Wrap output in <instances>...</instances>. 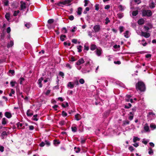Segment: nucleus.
Segmentation results:
<instances>
[{
  "label": "nucleus",
  "mask_w": 156,
  "mask_h": 156,
  "mask_svg": "<svg viewBox=\"0 0 156 156\" xmlns=\"http://www.w3.org/2000/svg\"><path fill=\"white\" fill-rule=\"evenodd\" d=\"M136 88L137 91L144 92L146 90L144 83L142 81H139L136 84Z\"/></svg>",
  "instance_id": "nucleus-1"
},
{
  "label": "nucleus",
  "mask_w": 156,
  "mask_h": 156,
  "mask_svg": "<svg viewBox=\"0 0 156 156\" xmlns=\"http://www.w3.org/2000/svg\"><path fill=\"white\" fill-rule=\"evenodd\" d=\"M152 13L151 11L150 10H144L142 12V16H151Z\"/></svg>",
  "instance_id": "nucleus-2"
},
{
  "label": "nucleus",
  "mask_w": 156,
  "mask_h": 156,
  "mask_svg": "<svg viewBox=\"0 0 156 156\" xmlns=\"http://www.w3.org/2000/svg\"><path fill=\"white\" fill-rule=\"evenodd\" d=\"M71 2V0H65V1L60 2L58 3V5L59 6H62V5H66L69 4Z\"/></svg>",
  "instance_id": "nucleus-3"
},
{
  "label": "nucleus",
  "mask_w": 156,
  "mask_h": 156,
  "mask_svg": "<svg viewBox=\"0 0 156 156\" xmlns=\"http://www.w3.org/2000/svg\"><path fill=\"white\" fill-rule=\"evenodd\" d=\"M93 29L95 33L98 32L101 30V27L99 24L96 25L94 26Z\"/></svg>",
  "instance_id": "nucleus-4"
},
{
  "label": "nucleus",
  "mask_w": 156,
  "mask_h": 156,
  "mask_svg": "<svg viewBox=\"0 0 156 156\" xmlns=\"http://www.w3.org/2000/svg\"><path fill=\"white\" fill-rule=\"evenodd\" d=\"M140 35L141 36L144 37L146 38H148L150 36V34L149 33L142 31Z\"/></svg>",
  "instance_id": "nucleus-5"
},
{
  "label": "nucleus",
  "mask_w": 156,
  "mask_h": 156,
  "mask_svg": "<svg viewBox=\"0 0 156 156\" xmlns=\"http://www.w3.org/2000/svg\"><path fill=\"white\" fill-rule=\"evenodd\" d=\"M149 119L151 120L155 118V114L153 112H149L147 116Z\"/></svg>",
  "instance_id": "nucleus-6"
},
{
  "label": "nucleus",
  "mask_w": 156,
  "mask_h": 156,
  "mask_svg": "<svg viewBox=\"0 0 156 156\" xmlns=\"http://www.w3.org/2000/svg\"><path fill=\"white\" fill-rule=\"evenodd\" d=\"M95 52L96 53L97 55L98 56H100L102 52V49L101 48H97L96 50L95 51Z\"/></svg>",
  "instance_id": "nucleus-7"
},
{
  "label": "nucleus",
  "mask_w": 156,
  "mask_h": 156,
  "mask_svg": "<svg viewBox=\"0 0 156 156\" xmlns=\"http://www.w3.org/2000/svg\"><path fill=\"white\" fill-rule=\"evenodd\" d=\"M149 6L151 9H153L155 7V4L152 0H150Z\"/></svg>",
  "instance_id": "nucleus-8"
},
{
  "label": "nucleus",
  "mask_w": 156,
  "mask_h": 156,
  "mask_svg": "<svg viewBox=\"0 0 156 156\" xmlns=\"http://www.w3.org/2000/svg\"><path fill=\"white\" fill-rule=\"evenodd\" d=\"M84 62V61L83 58H81L76 63V65H80L81 64L83 63Z\"/></svg>",
  "instance_id": "nucleus-9"
},
{
  "label": "nucleus",
  "mask_w": 156,
  "mask_h": 156,
  "mask_svg": "<svg viewBox=\"0 0 156 156\" xmlns=\"http://www.w3.org/2000/svg\"><path fill=\"white\" fill-rule=\"evenodd\" d=\"M16 125L17 126V127L19 129H23L25 128V127L24 126H23V124L20 123V122H18L17 123Z\"/></svg>",
  "instance_id": "nucleus-10"
},
{
  "label": "nucleus",
  "mask_w": 156,
  "mask_h": 156,
  "mask_svg": "<svg viewBox=\"0 0 156 156\" xmlns=\"http://www.w3.org/2000/svg\"><path fill=\"white\" fill-rule=\"evenodd\" d=\"M144 129L146 132H148L150 131L149 126L147 123H146L145 124L144 126Z\"/></svg>",
  "instance_id": "nucleus-11"
},
{
  "label": "nucleus",
  "mask_w": 156,
  "mask_h": 156,
  "mask_svg": "<svg viewBox=\"0 0 156 156\" xmlns=\"http://www.w3.org/2000/svg\"><path fill=\"white\" fill-rule=\"evenodd\" d=\"M27 114L28 116H31L33 115V112L30 109L28 110L27 112Z\"/></svg>",
  "instance_id": "nucleus-12"
},
{
  "label": "nucleus",
  "mask_w": 156,
  "mask_h": 156,
  "mask_svg": "<svg viewBox=\"0 0 156 156\" xmlns=\"http://www.w3.org/2000/svg\"><path fill=\"white\" fill-rule=\"evenodd\" d=\"M5 115L7 118L9 119L12 116L11 113L8 112H6L5 113Z\"/></svg>",
  "instance_id": "nucleus-13"
},
{
  "label": "nucleus",
  "mask_w": 156,
  "mask_h": 156,
  "mask_svg": "<svg viewBox=\"0 0 156 156\" xmlns=\"http://www.w3.org/2000/svg\"><path fill=\"white\" fill-rule=\"evenodd\" d=\"M44 78L43 77H41L38 80V84L39 85V87H41L42 86V85L41 83L42 81L43 80Z\"/></svg>",
  "instance_id": "nucleus-14"
},
{
  "label": "nucleus",
  "mask_w": 156,
  "mask_h": 156,
  "mask_svg": "<svg viewBox=\"0 0 156 156\" xmlns=\"http://www.w3.org/2000/svg\"><path fill=\"white\" fill-rule=\"evenodd\" d=\"M75 118L76 120L78 121L81 119V117L80 114L77 113L75 115Z\"/></svg>",
  "instance_id": "nucleus-15"
},
{
  "label": "nucleus",
  "mask_w": 156,
  "mask_h": 156,
  "mask_svg": "<svg viewBox=\"0 0 156 156\" xmlns=\"http://www.w3.org/2000/svg\"><path fill=\"white\" fill-rule=\"evenodd\" d=\"M144 22L145 20L143 18L140 19L138 21V24L140 25L144 24Z\"/></svg>",
  "instance_id": "nucleus-16"
},
{
  "label": "nucleus",
  "mask_w": 156,
  "mask_h": 156,
  "mask_svg": "<svg viewBox=\"0 0 156 156\" xmlns=\"http://www.w3.org/2000/svg\"><path fill=\"white\" fill-rule=\"evenodd\" d=\"M8 122L7 119L5 118H3L2 119V124L3 125H5Z\"/></svg>",
  "instance_id": "nucleus-17"
},
{
  "label": "nucleus",
  "mask_w": 156,
  "mask_h": 156,
  "mask_svg": "<svg viewBox=\"0 0 156 156\" xmlns=\"http://www.w3.org/2000/svg\"><path fill=\"white\" fill-rule=\"evenodd\" d=\"M14 44L13 41H11L9 42L7 44V47L8 48H10L12 47Z\"/></svg>",
  "instance_id": "nucleus-18"
},
{
  "label": "nucleus",
  "mask_w": 156,
  "mask_h": 156,
  "mask_svg": "<svg viewBox=\"0 0 156 156\" xmlns=\"http://www.w3.org/2000/svg\"><path fill=\"white\" fill-rule=\"evenodd\" d=\"M134 114H132L131 112H129L128 114V119L129 120L131 121L132 120L133 118Z\"/></svg>",
  "instance_id": "nucleus-19"
},
{
  "label": "nucleus",
  "mask_w": 156,
  "mask_h": 156,
  "mask_svg": "<svg viewBox=\"0 0 156 156\" xmlns=\"http://www.w3.org/2000/svg\"><path fill=\"white\" fill-rule=\"evenodd\" d=\"M74 84L71 82H69L67 84V87L70 88L72 89L74 87Z\"/></svg>",
  "instance_id": "nucleus-20"
},
{
  "label": "nucleus",
  "mask_w": 156,
  "mask_h": 156,
  "mask_svg": "<svg viewBox=\"0 0 156 156\" xmlns=\"http://www.w3.org/2000/svg\"><path fill=\"white\" fill-rule=\"evenodd\" d=\"M148 154L150 155H152L154 154V151L152 149L151 147H149L148 149Z\"/></svg>",
  "instance_id": "nucleus-21"
},
{
  "label": "nucleus",
  "mask_w": 156,
  "mask_h": 156,
  "mask_svg": "<svg viewBox=\"0 0 156 156\" xmlns=\"http://www.w3.org/2000/svg\"><path fill=\"white\" fill-rule=\"evenodd\" d=\"M26 8V3L25 2L22 3L20 5L21 10H22Z\"/></svg>",
  "instance_id": "nucleus-22"
},
{
  "label": "nucleus",
  "mask_w": 156,
  "mask_h": 156,
  "mask_svg": "<svg viewBox=\"0 0 156 156\" xmlns=\"http://www.w3.org/2000/svg\"><path fill=\"white\" fill-rule=\"evenodd\" d=\"M97 49L96 46L94 44H92L91 45L90 47V49L92 51H94L96 49Z\"/></svg>",
  "instance_id": "nucleus-23"
},
{
  "label": "nucleus",
  "mask_w": 156,
  "mask_h": 156,
  "mask_svg": "<svg viewBox=\"0 0 156 156\" xmlns=\"http://www.w3.org/2000/svg\"><path fill=\"white\" fill-rule=\"evenodd\" d=\"M129 31H128V30L126 31L124 33L125 37L126 38H128V37H129Z\"/></svg>",
  "instance_id": "nucleus-24"
},
{
  "label": "nucleus",
  "mask_w": 156,
  "mask_h": 156,
  "mask_svg": "<svg viewBox=\"0 0 156 156\" xmlns=\"http://www.w3.org/2000/svg\"><path fill=\"white\" fill-rule=\"evenodd\" d=\"M5 17L6 20L9 21L10 18V14L9 13H6L5 15Z\"/></svg>",
  "instance_id": "nucleus-25"
},
{
  "label": "nucleus",
  "mask_w": 156,
  "mask_h": 156,
  "mask_svg": "<svg viewBox=\"0 0 156 156\" xmlns=\"http://www.w3.org/2000/svg\"><path fill=\"white\" fill-rule=\"evenodd\" d=\"M129 121L128 120H125L123 122V124H122L123 126H125L126 125H128L129 124Z\"/></svg>",
  "instance_id": "nucleus-26"
},
{
  "label": "nucleus",
  "mask_w": 156,
  "mask_h": 156,
  "mask_svg": "<svg viewBox=\"0 0 156 156\" xmlns=\"http://www.w3.org/2000/svg\"><path fill=\"white\" fill-rule=\"evenodd\" d=\"M62 106L63 108H65L66 107H68L69 106V104L68 102H64V103H62L61 105Z\"/></svg>",
  "instance_id": "nucleus-27"
},
{
  "label": "nucleus",
  "mask_w": 156,
  "mask_h": 156,
  "mask_svg": "<svg viewBox=\"0 0 156 156\" xmlns=\"http://www.w3.org/2000/svg\"><path fill=\"white\" fill-rule=\"evenodd\" d=\"M131 96L129 95H126L125 98V100L126 102H129Z\"/></svg>",
  "instance_id": "nucleus-28"
},
{
  "label": "nucleus",
  "mask_w": 156,
  "mask_h": 156,
  "mask_svg": "<svg viewBox=\"0 0 156 156\" xmlns=\"http://www.w3.org/2000/svg\"><path fill=\"white\" fill-rule=\"evenodd\" d=\"M82 9L81 7H79L77 9V13L78 15H80L81 14Z\"/></svg>",
  "instance_id": "nucleus-29"
},
{
  "label": "nucleus",
  "mask_w": 156,
  "mask_h": 156,
  "mask_svg": "<svg viewBox=\"0 0 156 156\" xmlns=\"http://www.w3.org/2000/svg\"><path fill=\"white\" fill-rule=\"evenodd\" d=\"M66 36L65 35L62 34L61 35L60 39L62 41H64L65 40V38H66Z\"/></svg>",
  "instance_id": "nucleus-30"
},
{
  "label": "nucleus",
  "mask_w": 156,
  "mask_h": 156,
  "mask_svg": "<svg viewBox=\"0 0 156 156\" xmlns=\"http://www.w3.org/2000/svg\"><path fill=\"white\" fill-rule=\"evenodd\" d=\"M8 135L7 133L5 131H3L2 133V136L3 138H4L5 136H7Z\"/></svg>",
  "instance_id": "nucleus-31"
},
{
  "label": "nucleus",
  "mask_w": 156,
  "mask_h": 156,
  "mask_svg": "<svg viewBox=\"0 0 156 156\" xmlns=\"http://www.w3.org/2000/svg\"><path fill=\"white\" fill-rule=\"evenodd\" d=\"M24 80L25 79L24 78L21 77L19 80L20 84H22L23 82L24 81Z\"/></svg>",
  "instance_id": "nucleus-32"
},
{
  "label": "nucleus",
  "mask_w": 156,
  "mask_h": 156,
  "mask_svg": "<svg viewBox=\"0 0 156 156\" xmlns=\"http://www.w3.org/2000/svg\"><path fill=\"white\" fill-rule=\"evenodd\" d=\"M72 130L73 132H75L77 131V128L76 126H72L71 127Z\"/></svg>",
  "instance_id": "nucleus-33"
},
{
  "label": "nucleus",
  "mask_w": 156,
  "mask_h": 156,
  "mask_svg": "<svg viewBox=\"0 0 156 156\" xmlns=\"http://www.w3.org/2000/svg\"><path fill=\"white\" fill-rule=\"evenodd\" d=\"M138 13V12L137 10L134 11L132 12V15L133 16H136Z\"/></svg>",
  "instance_id": "nucleus-34"
},
{
  "label": "nucleus",
  "mask_w": 156,
  "mask_h": 156,
  "mask_svg": "<svg viewBox=\"0 0 156 156\" xmlns=\"http://www.w3.org/2000/svg\"><path fill=\"white\" fill-rule=\"evenodd\" d=\"M150 127L152 129H154L156 128V125L154 124L151 123L150 125Z\"/></svg>",
  "instance_id": "nucleus-35"
},
{
  "label": "nucleus",
  "mask_w": 156,
  "mask_h": 156,
  "mask_svg": "<svg viewBox=\"0 0 156 156\" xmlns=\"http://www.w3.org/2000/svg\"><path fill=\"white\" fill-rule=\"evenodd\" d=\"M37 115H34L32 118V120L35 121H37L38 120V119L37 118Z\"/></svg>",
  "instance_id": "nucleus-36"
},
{
  "label": "nucleus",
  "mask_w": 156,
  "mask_h": 156,
  "mask_svg": "<svg viewBox=\"0 0 156 156\" xmlns=\"http://www.w3.org/2000/svg\"><path fill=\"white\" fill-rule=\"evenodd\" d=\"M4 5L5 6H7L9 5V1L8 0H5L3 1Z\"/></svg>",
  "instance_id": "nucleus-37"
},
{
  "label": "nucleus",
  "mask_w": 156,
  "mask_h": 156,
  "mask_svg": "<svg viewBox=\"0 0 156 156\" xmlns=\"http://www.w3.org/2000/svg\"><path fill=\"white\" fill-rule=\"evenodd\" d=\"M140 140V138L137 137H134L133 139V142L135 143L137 141H139Z\"/></svg>",
  "instance_id": "nucleus-38"
},
{
  "label": "nucleus",
  "mask_w": 156,
  "mask_h": 156,
  "mask_svg": "<svg viewBox=\"0 0 156 156\" xmlns=\"http://www.w3.org/2000/svg\"><path fill=\"white\" fill-rule=\"evenodd\" d=\"M82 46L81 45H79L77 47V49L78 50V52H80L82 51Z\"/></svg>",
  "instance_id": "nucleus-39"
},
{
  "label": "nucleus",
  "mask_w": 156,
  "mask_h": 156,
  "mask_svg": "<svg viewBox=\"0 0 156 156\" xmlns=\"http://www.w3.org/2000/svg\"><path fill=\"white\" fill-rule=\"evenodd\" d=\"M62 33H67V30L66 28L65 27H63L62 28Z\"/></svg>",
  "instance_id": "nucleus-40"
},
{
  "label": "nucleus",
  "mask_w": 156,
  "mask_h": 156,
  "mask_svg": "<svg viewBox=\"0 0 156 156\" xmlns=\"http://www.w3.org/2000/svg\"><path fill=\"white\" fill-rule=\"evenodd\" d=\"M54 20L53 19H49L48 21V24H51L53 23L54 22Z\"/></svg>",
  "instance_id": "nucleus-41"
},
{
  "label": "nucleus",
  "mask_w": 156,
  "mask_h": 156,
  "mask_svg": "<svg viewBox=\"0 0 156 156\" xmlns=\"http://www.w3.org/2000/svg\"><path fill=\"white\" fill-rule=\"evenodd\" d=\"M80 83L81 84H83L85 83V81L82 78H81L79 80Z\"/></svg>",
  "instance_id": "nucleus-42"
},
{
  "label": "nucleus",
  "mask_w": 156,
  "mask_h": 156,
  "mask_svg": "<svg viewBox=\"0 0 156 156\" xmlns=\"http://www.w3.org/2000/svg\"><path fill=\"white\" fill-rule=\"evenodd\" d=\"M25 25L27 28H29L31 26V25L30 23H28L25 24Z\"/></svg>",
  "instance_id": "nucleus-43"
},
{
  "label": "nucleus",
  "mask_w": 156,
  "mask_h": 156,
  "mask_svg": "<svg viewBox=\"0 0 156 156\" xmlns=\"http://www.w3.org/2000/svg\"><path fill=\"white\" fill-rule=\"evenodd\" d=\"M118 17L119 19L122 18L123 16L122 13H118L117 14Z\"/></svg>",
  "instance_id": "nucleus-44"
},
{
  "label": "nucleus",
  "mask_w": 156,
  "mask_h": 156,
  "mask_svg": "<svg viewBox=\"0 0 156 156\" xmlns=\"http://www.w3.org/2000/svg\"><path fill=\"white\" fill-rule=\"evenodd\" d=\"M19 12L20 11L19 10H17V11H15L13 13V16H17Z\"/></svg>",
  "instance_id": "nucleus-45"
},
{
  "label": "nucleus",
  "mask_w": 156,
  "mask_h": 156,
  "mask_svg": "<svg viewBox=\"0 0 156 156\" xmlns=\"http://www.w3.org/2000/svg\"><path fill=\"white\" fill-rule=\"evenodd\" d=\"M62 115L64 117H66L67 115V113L64 111H62Z\"/></svg>",
  "instance_id": "nucleus-46"
},
{
  "label": "nucleus",
  "mask_w": 156,
  "mask_h": 156,
  "mask_svg": "<svg viewBox=\"0 0 156 156\" xmlns=\"http://www.w3.org/2000/svg\"><path fill=\"white\" fill-rule=\"evenodd\" d=\"M105 21H106V22H105V24L106 25L108 23H109L110 22V21L109 20L108 17H106V18Z\"/></svg>",
  "instance_id": "nucleus-47"
},
{
  "label": "nucleus",
  "mask_w": 156,
  "mask_h": 156,
  "mask_svg": "<svg viewBox=\"0 0 156 156\" xmlns=\"http://www.w3.org/2000/svg\"><path fill=\"white\" fill-rule=\"evenodd\" d=\"M136 107H133L132 109V112H131L132 114H134L135 112L136 111Z\"/></svg>",
  "instance_id": "nucleus-48"
},
{
  "label": "nucleus",
  "mask_w": 156,
  "mask_h": 156,
  "mask_svg": "<svg viewBox=\"0 0 156 156\" xmlns=\"http://www.w3.org/2000/svg\"><path fill=\"white\" fill-rule=\"evenodd\" d=\"M16 83V82L15 81H11L10 82V84L11 86L12 87L14 86L15 84Z\"/></svg>",
  "instance_id": "nucleus-49"
},
{
  "label": "nucleus",
  "mask_w": 156,
  "mask_h": 156,
  "mask_svg": "<svg viewBox=\"0 0 156 156\" xmlns=\"http://www.w3.org/2000/svg\"><path fill=\"white\" fill-rule=\"evenodd\" d=\"M65 122L64 121V120H62V121H60L59 122V124L61 125V126H63V125H65Z\"/></svg>",
  "instance_id": "nucleus-50"
},
{
  "label": "nucleus",
  "mask_w": 156,
  "mask_h": 156,
  "mask_svg": "<svg viewBox=\"0 0 156 156\" xmlns=\"http://www.w3.org/2000/svg\"><path fill=\"white\" fill-rule=\"evenodd\" d=\"M124 27L122 26H120L119 27V29L120 33H121L123 31Z\"/></svg>",
  "instance_id": "nucleus-51"
},
{
  "label": "nucleus",
  "mask_w": 156,
  "mask_h": 156,
  "mask_svg": "<svg viewBox=\"0 0 156 156\" xmlns=\"http://www.w3.org/2000/svg\"><path fill=\"white\" fill-rule=\"evenodd\" d=\"M90 10V9L89 7H87L85 9V10L83 12V13L84 14H86L87 13V12L88 11Z\"/></svg>",
  "instance_id": "nucleus-52"
},
{
  "label": "nucleus",
  "mask_w": 156,
  "mask_h": 156,
  "mask_svg": "<svg viewBox=\"0 0 156 156\" xmlns=\"http://www.w3.org/2000/svg\"><path fill=\"white\" fill-rule=\"evenodd\" d=\"M95 9L96 10L98 11L99 9V4H96L95 6Z\"/></svg>",
  "instance_id": "nucleus-53"
},
{
  "label": "nucleus",
  "mask_w": 156,
  "mask_h": 156,
  "mask_svg": "<svg viewBox=\"0 0 156 156\" xmlns=\"http://www.w3.org/2000/svg\"><path fill=\"white\" fill-rule=\"evenodd\" d=\"M129 149L131 152L134 150L133 147L132 146H130L129 147Z\"/></svg>",
  "instance_id": "nucleus-54"
},
{
  "label": "nucleus",
  "mask_w": 156,
  "mask_h": 156,
  "mask_svg": "<svg viewBox=\"0 0 156 156\" xmlns=\"http://www.w3.org/2000/svg\"><path fill=\"white\" fill-rule=\"evenodd\" d=\"M58 107V106L57 105H55L54 106L52 107V108H54L55 111L58 110L57 108Z\"/></svg>",
  "instance_id": "nucleus-55"
},
{
  "label": "nucleus",
  "mask_w": 156,
  "mask_h": 156,
  "mask_svg": "<svg viewBox=\"0 0 156 156\" xmlns=\"http://www.w3.org/2000/svg\"><path fill=\"white\" fill-rule=\"evenodd\" d=\"M132 105L131 104L129 103L128 104V106H127L126 105H125L124 108H130L131 106Z\"/></svg>",
  "instance_id": "nucleus-56"
},
{
  "label": "nucleus",
  "mask_w": 156,
  "mask_h": 156,
  "mask_svg": "<svg viewBox=\"0 0 156 156\" xmlns=\"http://www.w3.org/2000/svg\"><path fill=\"white\" fill-rule=\"evenodd\" d=\"M9 73H11L12 75H14L15 73V71L13 70H9Z\"/></svg>",
  "instance_id": "nucleus-57"
},
{
  "label": "nucleus",
  "mask_w": 156,
  "mask_h": 156,
  "mask_svg": "<svg viewBox=\"0 0 156 156\" xmlns=\"http://www.w3.org/2000/svg\"><path fill=\"white\" fill-rule=\"evenodd\" d=\"M64 44L65 46L68 45V46H70L71 45V43L70 42L67 43L66 42H64Z\"/></svg>",
  "instance_id": "nucleus-58"
},
{
  "label": "nucleus",
  "mask_w": 156,
  "mask_h": 156,
  "mask_svg": "<svg viewBox=\"0 0 156 156\" xmlns=\"http://www.w3.org/2000/svg\"><path fill=\"white\" fill-rule=\"evenodd\" d=\"M89 1L87 0H85L84 1L85 4L84 5V6H87V4H88Z\"/></svg>",
  "instance_id": "nucleus-59"
},
{
  "label": "nucleus",
  "mask_w": 156,
  "mask_h": 156,
  "mask_svg": "<svg viewBox=\"0 0 156 156\" xmlns=\"http://www.w3.org/2000/svg\"><path fill=\"white\" fill-rule=\"evenodd\" d=\"M45 144H46L47 146H48L50 145V143L49 142V141H47V140H45Z\"/></svg>",
  "instance_id": "nucleus-60"
},
{
  "label": "nucleus",
  "mask_w": 156,
  "mask_h": 156,
  "mask_svg": "<svg viewBox=\"0 0 156 156\" xmlns=\"http://www.w3.org/2000/svg\"><path fill=\"white\" fill-rule=\"evenodd\" d=\"M119 8L121 11H122L124 9L123 7L121 5H120L119 6Z\"/></svg>",
  "instance_id": "nucleus-61"
},
{
  "label": "nucleus",
  "mask_w": 156,
  "mask_h": 156,
  "mask_svg": "<svg viewBox=\"0 0 156 156\" xmlns=\"http://www.w3.org/2000/svg\"><path fill=\"white\" fill-rule=\"evenodd\" d=\"M114 63L116 64L119 65L121 63V62L119 61H114Z\"/></svg>",
  "instance_id": "nucleus-62"
},
{
  "label": "nucleus",
  "mask_w": 156,
  "mask_h": 156,
  "mask_svg": "<svg viewBox=\"0 0 156 156\" xmlns=\"http://www.w3.org/2000/svg\"><path fill=\"white\" fill-rule=\"evenodd\" d=\"M11 31V29L10 27H8L6 30V32L7 33H9Z\"/></svg>",
  "instance_id": "nucleus-63"
},
{
  "label": "nucleus",
  "mask_w": 156,
  "mask_h": 156,
  "mask_svg": "<svg viewBox=\"0 0 156 156\" xmlns=\"http://www.w3.org/2000/svg\"><path fill=\"white\" fill-rule=\"evenodd\" d=\"M45 143L43 142H41L40 144V146L41 147H43V146H44V145H45Z\"/></svg>",
  "instance_id": "nucleus-64"
}]
</instances>
